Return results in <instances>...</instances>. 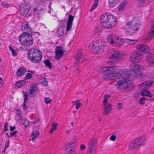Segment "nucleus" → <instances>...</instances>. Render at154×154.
<instances>
[{
	"instance_id": "f257e3e1",
	"label": "nucleus",
	"mask_w": 154,
	"mask_h": 154,
	"mask_svg": "<svg viewBox=\"0 0 154 154\" xmlns=\"http://www.w3.org/2000/svg\"><path fill=\"white\" fill-rule=\"evenodd\" d=\"M118 69L116 66L103 67L100 69L104 79H110L111 80L119 79L122 77V74L117 72Z\"/></svg>"
},
{
	"instance_id": "f03ea898",
	"label": "nucleus",
	"mask_w": 154,
	"mask_h": 154,
	"mask_svg": "<svg viewBox=\"0 0 154 154\" xmlns=\"http://www.w3.org/2000/svg\"><path fill=\"white\" fill-rule=\"evenodd\" d=\"M100 22L102 26L107 29H111L116 24L117 18L110 13H106L100 17Z\"/></svg>"
},
{
	"instance_id": "7ed1b4c3",
	"label": "nucleus",
	"mask_w": 154,
	"mask_h": 154,
	"mask_svg": "<svg viewBox=\"0 0 154 154\" xmlns=\"http://www.w3.org/2000/svg\"><path fill=\"white\" fill-rule=\"evenodd\" d=\"M140 26V22L138 18L134 17L131 21L127 23L126 30L128 34H132L135 32L138 31Z\"/></svg>"
},
{
	"instance_id": "20e7f679",
	"label": "nucleus",
	"mask_w": 154,
	"mask_h": 154,
	"mask_svg": "<svg viewBox=\"0 0 154 154\" xmlns=\"http://www.w3.org/2000/svg\"><path fill=\"white\" fill-rule=\"evenodd\" d=\"M28 57L31 62L38 63L42 58V53L37 48H31L28 52Z\"/></svg>"
},
{
	"instance_id": "39448f33",
	"label": "nucleus",
	"mask_w": 154,
	"mask_h": 154,
	"mask_svg": "<svg viewBox=\"0 0 154 154\" xmlns=\"http://www.w3.org/2000/svg\"><path fill=\"white\" fill-rule=\"evenodd\" d=\"M19 41L22 44L26 47L32 45L34 42L32 35L27 32H23L20 36Z\"/></svg>"
},
{
	"instance_id": "423d86ee",
	"label": "nucleus",
	"mask_w": 154,
	"mask_h": 154,
	"mask_svg": "<svg viewBox=\"0 0 154 154\" xmlns=\"http://www.w3.org/2000/svg\"><path fill=\"white\" fill-rule=\"evenodd\" d=\"M146 139L145 136L137 137L131 142L129 149L133 150L139 148L142 145H144L146 142Z\"/></svg>"
},
{
	"instance_id": "0eeeda50",
	"label": "nucleus",
	"mask_w": 154,
	"mask_h": 154,
	"mask_svg": "<svg viewBox=\"0 0 154 154\" xmlns=\"http://www.w3.org/2000/svg\"><path fill=\"white\" fill-rule=\"evenodd\" d=\"M132 73L128 74L125 78L128 82V81L134 80L136 78V74L138 76H140L143 74L142 67H139L137 65L134 66L131 69Z\"/></svg>"
},
{
	"instance_id": "6e6552de",
	"label": "nucleus",
	"mask_w": 154,
	"mask_h": 154,
	"mask_svg": "<svg viewBox=\"0 0 154 154\" xmlns=\"http://www.w3.org/2000/svg\"><path fill=\"white\" fill-rule=\"evenodd\" d=\"M152 82H149L146 81L142 83L141 88H143L141 94L143 96H147L150 97H152V94L150 93L149 91L146 90H144V89L148 88L153 83Z\"/></svg>"
},
{
	"instance_id": "1a4fd4ad",
	"label": "nucleus",
	"mask_w": 154,
	"mask_h": 154,
	"mask_svg": "<svg viewBox=\"0 0 154 154\" xmlns=\"http://www.w3.org/2000/svg\"><path fill=\"white\" fill-rule=\"evenodd\" d=\"M104 46L102 44L96 42H94L92 46L93 52L94 54H101L103 51Z\"/></svg>"
},
{
	"instance_id": "9d476101",
	"label": "nucleus",
	"mask_w": 154,
	"mask_h": 154,
	"mask_svg": "<svg viewBox=\"0 0 154 154\" xmlns=\"http://www.w3.org/2000/svg\"><path fill=\"white\" fill-rule=\"evenodd\" d=\"M142 58V54L139 51H134L131 54L130 60L131 62L137 63L140 61Z\"/></svg>"
},
{
	"instance_id": "9b49d317",
	"label": "nucleus",
	"mask_w": 154,
	"mask_h": 154,
	"mask_svg": "<svg viewBox=\"0 0 154 154\" xmlns=\"http://www.w3.org/2000/svg\"><path fill=\"white\" fill-rule=\"evenodd\" d=\"M97 141L95 139H91L88 144V152L94 154L97 147Z\"/></svg>"
},
{
	"instance_id": "f8f14e48",
	"label": "nucleus",
	"mask_w": 154,
	"mask_h": 154,
	"mask_svg": "<svg viewBox=\"0 0 154 154\" xmlns=\"http://www.w3.org/2000/svg\"><path fill=\"white\" fill-rule=\"evenodd\" d=\"M137 41V40L127 39H124L123 40L121 38L117 37L115 43L119 46H120L124 42L127 43L130 45H132L135 44Z\"/></svg>"
},
{
	"instance_id": "ddd939ff",
	"label": "nucleus",
	"mask_w": 154,
	"mask_h": 154,
	"mask_svg": "<svg viewBox=\"0 0 154 154\" xmlns=\"http://www.w3.org/2000/svg\"><path fill=\"white\" fill-rule=\"evenodd\" d=\"M55 59L59 60L63 56L64 54V51L62 47L57 46L55 49Z\"/></svg>"
},
{
	"instance_id": "4468645a",
	"label": "nucleus",
	"mask_w": 154,
	"mask_h": 154,
	"mask_svg": "<svg viewBox=\"0 0 154 154\" xmlns=\"http://www.w3.org/2000/svg\"><path fill=\"white\" fill-rule=\"evenodd\" d=\"M154 36V19H153L152 21V25L151 29L150 32L147 34L145 40L149 41L151 40Z\"/></svg>"
},
{
	"instance_id": "2eb2a0df",
	"label": "nucleus",
	"mask_w": 154,
	"mask_h": 154,
	"mask_svg": "<svg viewBox=\"0 0 154 154\" xmlns=\"http://www.w3.org/2000/svg\"><path fill=\"white\" fill-rule=\"evenodd\" d=\"M21 30L23 32H31L32 29L30 27L29 24L27 22L22 23L21 26Z\"/></svg>"
},
{
	"instance_id": "dca6fc26",
	"label": "nucleus",
	"mask_w": 154,
	"mask_h": 154,
	"mask_svg": "<svg viewBox=\"0 0 154 154\" xmlns=\"http://www.w3.org/2000/svg\"><path fill=\"white\" fill-rule=\"evenodd\" d=\"M124 57V54L121 52L116 51L112 54L111 58H115L117 60H120L123 59Z\"/></svg>"
},
{
	"instance_id": "f3484780",
	"label": "nucleus",
	"mask_w": 154,
	"mask_h": 154,
	"mask_svg": "<svg viewBox=\"0 0 154 154\" xmlns=\"http://www.w3.org/2000/svg\"><path fill=\"white\" fill-rule=\"evenodd\" d=\"M103 109L104 111L103 113V115H106L108 114L109 112L112 110V105L109 103L103 104Z\"/></svg>"
},
{
	"instance_id": "a211bd4d",
	"label": "nucleus",
	"mask_w": 154,
	"mask_h": 154,
	"mask_svg": "<svg viewBox=\"0 0 154 154\" xmlns=\"http://www.w3.org/2000/svg\"><path fill=\"white\" fill-rule=\"evenodd\" d=\"M31 88L30 89L29 94L31 97H34L36 95L37 92L38 87L37 85L34 84L31 85Z\"/></svg>"
},
{
	"instance_id": "6ab92c4d",
	"label": "nucleus",
	"mask_w": 154,
	"mask_h": 154,
	"mask_svg": "<svg viewBox=\"0 0 154 154\" xmlns=\"http://www.w3.org/2000/svg\"><path fill=\"white\" fill-rule=\"evenodd\" d=\"M137 48L144 53H147L149 52V48L145 45H139L137 46Z\"/></svg>"
},
{
	"instance_id": "aec40b11",
	"label": "nucleus",
	"mask_w": 154,
	"mask_h": 154,
	"mask_svg": "<svg viewBox=\"0 0 154 154\" xmlns=\"http://www.w3.org/2000/svg\"><path fill=\"white\" fill-rule=\"evenodd\" d=\"M117 84L119 86L122 85L124 87V89H126L129 87V85L125 78L123 80L118 81L117 82Z\"/></svg>"
},
{
	"instance_id": "412c9836",
	"label": "nucleus",
	"mask_w": 154,
	"mask_h": 154,
	"mask_svg": "<svg viewBox=\"0 0 154 154\" xmlns=\"http://www.w3.org/2000/svg\"><path fill=\"white\" fill-rule=\"evenodd\" d=\"M147 60L149 64L151 66L154 67V56L151 54H149L147 57Z\"/></svg>"
},
{
	"instance_id": "4be33fe9",
	"label": "nucleus",
	"mask_w": 154,
	"mask_h": 154,
	"mask_svg": "<svg viewBox=\"0 0 154 154\" xmlns=\"http://www.w3.org/2000/svg\"><path fill=\"white\" fill-rule=\"evenodd\" d=\"M117 38L116 35L114 34L109 35L108 36L107 38V41L109 44H113L115 42Z\"/></svg>"
},
{
	"instance_id": "5701e85b",
	"label": "nucleus",
	"mask_w": 154,
	"mask_h": 154,
	"mask_svg": "<svg viewBox=\"0 0 154 154\" xmlns=\"http://www.w3.org/2000/svg\"><path fill=\"white\" fill-rule=\"evenodd\" d=\"M74 18V17L72 16V15L70 14L69 15L66 29L67 31H69L72 28V23Z\"/></svg>"
},
{
	"instance_id": "b1692460",
	"label": "nucleus",
	"mask_w": 154,
	"mask_h": 154,
	"mask_svg": "<svg viewBox=\"0 0 154 154\" xmlns=\"http://www.w3.org/2000/svg\"><path fill=\"white\" fill-rule=\"evenodd\" d=\"M76 63L75 64V66L78 65V63L82 62L85 60V58L81 53H78L75 58Z\"/></svg>"
},
{
	"instance_id": "393cba45",
	"label": "nucleus",
	"mask_w": 154,
	"mask_h": 154,
	"mask_svg": "<svg viewBox=\"0 0 154 154\" xmlns=\"http://www.w3.org/2000/svg\"><path fill=\"white\" fill-rule=\"evenodd\" d=\"M76 146L74 142L68 143L65 149H75Z\"/></svg>"
},
{
	"instance_id": "a878e982",
	"label": "nucleus",
	"mask_w": 154,
	"mask_h": 154,
	"mask_svg": "<svg viewBox=\"0 0 154 154\" xmlns=\"http://www.w3.org/2000/svg\"><path fill=\"white\" fill-rule=\"evenodd\" d=\"M102 27L100 25H97L94 28L95 34L97 35H99L102 32Z\"/></svg>"
},
{
	"instance_id": "bb28decb",
	"label": "nucleus",
	"mask_w": 154,
	"mask_h": 154,
	"mask_svg": "<svg viewBox=\"0 0 154 154\" xmlns=\"http://www.w3.org/2000/svg\"><path fill=\"white\" fill-rule=\"evenodd\" d=\"M26 72V69L24 68H22L17 70V74L18 76H21L23 75Z\"/></svg>"
},
{
	"instance_id": "cd10ccee",
	"label": "nucleus",
	"mask_w": 154,
	"mask_h": 154,
	"mask_svg": "<svg viewBox=\"0 0 154 154\" xmlns=\"http://www.w3.org/2000/svg\"><path fill=\"white\" fill-rule=\"evenodd\" d=\"M29 11L30 10L27 9L26 8H25L23 7L20 9V11L21 14L24 16H26L27 14H28Z\"/></svg>"
},
{
	"instance_id": "c85d7f7f",
	"label": "nucleus",
	"mask_w": 154,
	"mask_h": 154,
	"mask_svg": "<svg viewBox=\"0 0 154 154\" xmlns=\"http://www.w3.org/2000/svg\"><path fill=\"white\" fill-rule=\"evenodd\" d=\"M120 0H109L110 6L112 7H115L119 2Z\"/></svg>"
},
{
	"instance_id": "c756f323",
	"label": "nucleus",
	"mask_w": 154,
	"mask_h": 154,
	"mask_svg": "<svg viewBox=\"0 0 154 154\" xmlns=\"http://www.w3.org/2000/svg\"><path fill=\"white\" fill-rule=\"evenodd\" d=\"M39 134V133L38 131H33L32 134V140H34L36 138L38 137Z\"/></svg>"
},
{
	"instance_id": "7c9ffc66",
	"label": "nucleus",
	"mask_w": 154,
	"mask_h": 154,
	"mask_svg": "<svg viewBox=\"0 0 154 154\" xmlns=\"http://www.w3.org/2000/svg\"><path fill=\"white\" fill-rule=\"evenodd\" d=\"M43 63L45 64L46 67L50 69L51 68V63L49 60L46 59L44 60Z\"/></svg>"
},
{
	"instance_id": "2f4dec72",
	"label": "nucleus",
	"mask_w": 154,
	"mask_h": 154,
	"mask_svg": "<svg viewBox=\"0 0 154 154\" xmlns=\"http://www.w3.org/2000/svg\"><path fill=\"white\" fill-rule=\"evenodd\" d=\"M127 3V2L126 0H125L124 2H123L120 5V7L119 9V11H122L124 9Z\"/></svg>"
},
{
	"instance_id": "473e14b6",
	"label": "nucleus",
	"mask_w": 154,
	"mask_h": 154,
	"mask_svg": "<svg viewBox=\"0 0 154 154\" xmlns=\"http://www.w3.org/2000/svg\"><path fill=\"white\" fill-rule=\"evenodd\" d=\"M65 154H76L75 149H65Z\"/></svg>"
},
{
	"instance_id": "72a5a7b5",
	"label": "nucleus",
	"mask_w": 154,
	"mask_h": 154,
	"mask_svg": "<svg viewBox=\"0 0 154 154\" xmlns=\"http://www.w3.org/2000/svg\"><path fill=\"white\" fill-rule=\"evenodd\" d=\"M99 2V0H94L93 5L92 6L90 11L91 12L93 10L95 9L97 7Z\"/></svg>"
},
{
	"instance_id": "f704fd0d",
	"label": "nucleus",
	"mask_w": 154,
	"mask_h": 154,
	"mask_svg": "<svg viewBox=\"0 0 154 154\" xmlns=\"http://www.w3.org/2000/svg\"><path fill=\"white\" fill-rule=\"evenodd\" d=\"M99 2V0H94L93 5L92 6L90 11L91 12L93 10L95 9L97 7Z\"/></svg>"
},
{
	"instance_id": "c9c22d12",
	"label": "nucleus",
	"mask_w": 154,
	"mask_h": 154,
	"mask_svg": "<svg viewBox=\"0 0 154 154\" xmlns=\"http://www.w3.org/2000/svg\"><path fill=\"white\" fill-rule=\"evenodd\" d=\"M23 7L30 10L31 9V6L30 4L28 2H25L23 4Z\"/></svg>"
},
{
	"instance_id": "e433bc0d",
	"label": "nucleus",
	"mask_w": 154,
	"mask_h": 154,
	"mask_svg": "<svg viewBox=\"0 0 154 154\" xmlns=\"http://www.w3.org/2000/svg\"><path fill=\"white\" fill-rule=\"evenodd\" d=\"M57 33V36L58 37L62 36L64 35V32L62 29H58Z\"/></svg>"
},
{
	"instance_id": "4c0bfd02",
	"label": "nucleus",
	"mask_w": 154,
	"mask_h": 154,
	"mask_svg": "<svg viewBox=\"0 0 154 154\" xmlns=\"http://www.w3.org/2000/svg\"><path fill=\"white\" fill-rule=\"evenodd\" d=\"M22 92L24 96V102H26L28 98L27 93L24 91H22Z\"/></svg>"
},
{
	"instance_id": "58836bf2",
	"label": "nucleus",
	"mask_w": 154,
	"mask_h": 154,
	"mask_svg": "<svg viewBox=\"0 0 154 154\" xmlns=\"http://www.w3.org/2000/svg\"><path fill=\"white\" fill-rule=\"evenodd\" d=\"M146 0H139L138 1V5L141 7L143 5Z\"/></svg>"
},
{
	"instance_id": "ea45409f",
	"label": "nucleus",
	"mask_w": 154,
	"mask_h": 154,
	"mask_svg": "<svg viewBox=\"0 0 154 154\" xmlns=\"http://www.w3.org/2000/svg\"><path fill=\"white\" fill-rule=\"evenodd\" d=\"M32 77V74L28 73H27L26 74V76L25 77V79H28L31 78Z\"/></svg>"
},
{
	"instance_id": "a19ab883",
	"label": "nucleus",
	"mask_w": 154,
	"mask_h": 154,
	"mask_svg": "<svg viewBox=\"0 0 154 154\" xmlns=\"http://www.w3.org/2000/svg\"><path fill=\"white\" fill-rule=\"evenodd\" d=\"M145 99L144 97H142L139 101L140 103L142 105H144L145 103L144 102Z\"/></svg>"
},
{
	"instance_id": "79ce46f5",
	"label": "nucleus",
	"mask_w": 154,
	"mask_h": 154,
	"mask_svg": "<svg viewBox=\"0 0 154 154\" xmlns=\"http://www.w3.org/2000/svg\"><path fill=\"white\" fill-rule=\"evenodd\" d=\"M58 125V124L54 122H53L52 124V128L56 130L57 128V126Z\"/></svg>"
},
{
	"instance_id": "37998d69",
	"label": "nucleus",
	"mask_w": 154,
	"mask_h": 154,
	"mask_svg": "<svg viewBox=\"0 0 154 154\" xmlns=\"http://www.w3.org/2000/svg\"><path fill=\"white\" fill-rule=\"evenodd\" d=\"M30 124L29 121L26 119L25 120V122L24 123V125L25 128L27 127Z\"/></svg>"
},
{
	"instance_id": "c03bdc74",
	"label": "nucleus",
	"mask_w": 154,
	"mask_h": 154,
	"mask_svg": "<svg viewBox=\"0 0 154 154\" xmlns=\"http://www.w3.org/2000/svg\"><path fill=\"white\" fill-rule=\"evenodd\" d=\"M8 122H6L5 124L4 127V131H8Z\"/></svg>"
},
{
	"instance_id": "a18cd8bd",
	"label": "nucleus",
	"mask_w": 154,
	"mask_h": 154,
	"mask_svg": "<svg viewBox=\"0 0 154 154\" xmlns=\"http://www.w3.org/2000/svg\"><path fill=\"white\" fill-rule=\"evenodd\" d=\"M45 102L46 104L50 103L51 101V100L48 97H46L45 99Z\"/></svg>"
},
{
	"instance_id": "49530a36",
	"label": "nucleus",
	"mask_w": 154,
	"mask_h": 154,
	"mask_svg": "<svg viewBox=\"0 0 154 154\" xmlns=\"http://www.w3.org/2000/svg\"><path fill=\"white\" fill-rule=\"evenodd\" d=\"M2 5H3L4 7L6 8H8L10 6V5L6 3L5 2H2Z\"/></svg>"
},
{
	"instance_id": "de8ad7c7",
	"label": "nucleus",
	"mask_w": 154,
	"mask_h": 154,
	"mask_svg": "<svg viewBox=\"0 0 154 154\" xmlns=\"http://www.w3.org/2000/svg\"><path fill=\"white\" fill-rule=\"evenodd\" d=\"M10 140H7L5 143V149H7L9 147Z\"/></svg>"
},
{
	"instance_id": "09e8293b",
	"label": "nucleus",
	"mask_w": 154,
	"mask_h": 154,
	"mask_svg": "<svg viewBox=\"0 0 154 154\" xmlns=\"http://www.w3.org/2000/svg\"><path fill=\"white\" fill-rule=\"evenodd\" d=\"M18 132V131H15L14 132H11L10 133V137H12L13 136H14L16 137L15 134Z\"/></svg>"
},
{
	"instance_id": "8fccbe9b",
	"label": "nucleus",
	"mask_w": 154,
	"mask_h": 154,
	"mask_svg": "<svg viewBox=\"0 0 154 154\" xmlns=\"http://www.w3.org/2000/svg\"><path fill=\"white\" fill-rule=\"evenodd\" d=\"M19 82L20 83V84L22 87L23 86H24L26 83V82L23 80L20 81Z\"/></svg>"
},
{
	"instance_id": "3c124183",
	"label": "nucleus",
	"mask_w": 154,
	"mask_h": 154,
	"mask_svg": "<svg viewBox=\"0 0 154 154\" xmlns=\"http://www.w3.org/2000/svg\"><path fill=\"white\" fill-rule=\"evenodd\" d=\"M82 106V104L81 103H77L76 105V109H78Z\"/></svg>"
},
{
	"instance_id": "603ef678",
	"label": "nucleus",
	"mask_w": 154,
	"mask_h": 154,
	"mask_svg": "<svg viewBox=\"0 0 154 154\" xmlns=\"http://www.w3.org/2000/svg\"><path fill=\"white\" fill-rule=\"evenodd\" d=\"M15 85L16 87H17V88H22L20 84V83L19 81L17 82L15 84Z\"/></svg>"
},
{
	"instance_id": "864d4df0",
	"label": "nucleus",
	"mask_w": 154,
	"mask_h": 154,
	"mask_svg": "<svg viewBox=\"0 0 154 154\" xmlns=\"http://www.w3.org/2000/svg\"><path fill=\"white\" fill-rule=\"evenodd\" d=\"M108 99L107 97H106V95L103 100V104L105 103V104H107L108 103H107V102L108 101Z\"/></svg>"
},
{
	"instance_id": "5fc2aeb1",
	"label": "nucleus",
	"mask_w": 154,
	"mask_h": 154,
	"mask_svg": "<svg viewBox=\"0 0 154 154\" xmlns=\"http://www.w3.org/2000/svg\"><path fill=\"white\" fill-rule=\"evenodd\" d=\"M116 139V136L113 135L112 136L110 137V139L112 141H115Z\"/></svg>"
},
{
	"instance_id": "6e6d98bb",
	"label": "nucleus",
	"mask_w": 154,
	"mask_h": 154,
	"mask_svg": "<svg viewBox=\"0 0 154 154\" xmlns=\"http://www.w3.org/2000/svg\"><path fill=\"white\" fill-rule=\"evenodd\" d=\"M85 146L83 144H82L80 145V149L82 150H84L85 149Z\"/></svg>"
},
{
	"instance_id": "4d7b16f0",
	"label": "nucleus",
	"mask_w": 154,
	"mask_h": 154,
	"mask_svg": "<svg viewBox=\"0 0 154 154\" xmlns=\"http://www.w3.org/2000/svg\"><path fill=\"white\" fill-rule=\"evenodd\" d=\"M25 102H24V103H23V110H26V109L27 107L25 103Z\"/></svg>"
},
{
	"instance_id": "13d9d810",
	"label": "nucleus",
	"mask_w": 154,
	"mask_h": 154,
	"mask_svg": "<svg viewBox=\"0 0 154 154\" xmlns=\"http://www.w3.org/2000/svg\"><path fill=\"white\" fill-rule=\"evenodd\" d=\"M11 52H12V55L14 56H15L17 55V53L14 49Z\"/></svg>"
},
{
	"instance_id": "bf43d9fd",
	"label": "nucleus",
	"mask_w": 154,
	"mask_h": 154,
	"mask_svg": "<svg viewBox=\"0 0 154 154\" xmlns=\"http://www.w3.org/2000/svg\"><path fill=\"white\" fill-rule=\"evenodd\" d=\"M122 105L121 103H119L118 104V108L119 109H121L122 108Z\"/></svg>"
},
{
	"instance_id": "052dcab7",
	"label": "nucleus",
	"mask_w": 154,
	"mask_h": 154,
	"mask_svg": "<svg viewBox=\"0 0 154 154\" xmlns=\"http://www.w3.org/2000/svg\"><path fill=\"white\" fill-rule=\"evenodd\" d=\"M3 85V82L2 81V79L1 77H0V88L2 87Z\"/></svg>"
},
{
	"instance_id": "680f3d73",
	"label": "nucleus",
	"mask_w": 154,
	"mask_h": 154,
	"mask_svg": "<svg viewBox=\"0 0 154 154\" xmlns=\"http://www.w3.org/2000/svg\"><path fill=\"white\" fill-rule=\"evenodd\" d=\"M16 129V127L15 126H13V127L11 126L10 127V130L11 131H13Z\"/></svg>"
},
{
	"instance_id": "e2e57ef3",
	"label": "nucleus",
	"mask_w": 154,
	"mask_h": 154,
	"mask_svg": "<svg viewBox=\"0 0 154 154\" xmlns=\"http://www.w3.org/2000/svg\"><path fill=\"white\" fill-rule=\"evenodd\" d=\"M42 85L46 86L48 85V82L46 81H43L42 82Z\"/></svg>"
},
{
	"instance_id": "0e129e2a",
	"label": "nucleus",
	"mask_w": 154,
	"mask_h": 154,
	"mask_svg": "<svg viewBox=\"0 0 154 154\" xmlns=\"http://www.w3.org/2000/svg\"><path fill=\"white\" fill-rule=\"evenodd\" d=\"M139 95V94L138 93H136L133 95L134 97H138Z\"/></svg>"
},
{
	"instance_id": "69168bd1",
	"label": "nucleus",
	"mask_w": 154,
	"mask_h": 154,
	"mask_svg": "<svg viewBox=\"0 0 154 154\" xmlns=\"http://www.w3.org/2000/svg\"><path fill=\"white\" fill-rule=\"evenodd\" d=\"M56 130H55L54 129H53V128H52L51 130H50L49 131V133L50 134H51L52 133L53 131H56Z\"/></svg>"
},
{
	"instance_id": "338daca9",
	"label": "nucleus",
	"mask_w": 154,
	"mask_h": 154,
	"mask_svg": "<svg viewBox=\"0 0 154 154\" xmlns=\"http://www.w3.org/2000/svg\"><path fill=\"white\" fill-rule=\"evenodd\" d=\"M9 49L10 50V51H12L14 49H13L12 47L10 45L9 46Z\"/></svg>"
},
{
	"instance_id": "774afa93",
	"label": "nucleus",
	"mask_w": 154,
	"mask_h": 154,
	"mask_svg": "<svg viewBox=\"0 0 154 154\" xmlns=\"http://www.w3.org/2000/svg\"><path fill=\"white\" fill-rule=\"evenodd\" d=\"M17 115L18 117H19L22 116V114L21 113H17Z\"/></svg>"
}]
</instances>
